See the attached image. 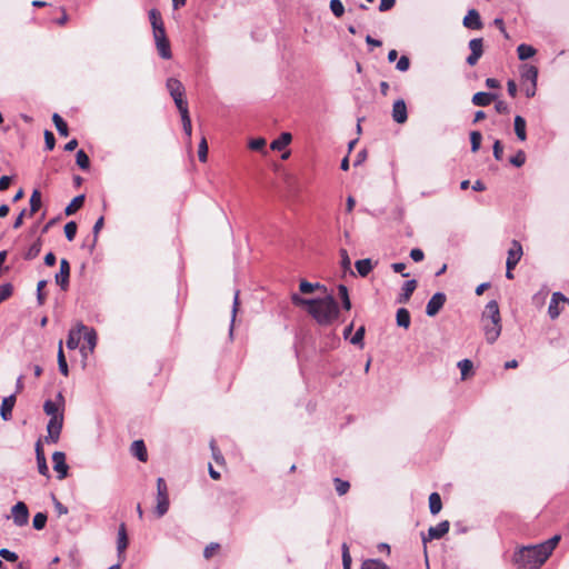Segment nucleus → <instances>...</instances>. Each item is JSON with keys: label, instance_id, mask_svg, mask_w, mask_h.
<instances>
[{"label": "nucleus", "instance_id": "1", "mask_svg": "<svg viewBox=\"0 0 569 569\" xmlns=\"http://www.w3.org/2000/svg\"><path fill=\"white\" fill-rule=\"evenodd\" d=\"M561 537L555 535L550 539L535 546H523L515 551L512 562L518 569H538L551 556Z\"/></svg>", "mask_w": 569, "mask_h": 569}, {"label": "nucleus", "instance_id": "2", "mask_svg": "<svg viewBox=\"0 0 569 569\" xmlns=\"http://www.w3.org/2000/svg\"><path fill=\"white\" fill-rule=\"evenodd\" d=\"M312 300L316 302L310 305L308 312L320 326H329L338 319L340 309L332 295Z\"/></svg>", "mask_w": 569, "mask_h": 569}, {"label": "nucleus", "instance_id": "3", "mask_svg": "<svg viewBox=\"0 0 569 569\" xmlns=\"http://www.w3.org/2000/svg\"><path fill=\"white\" fill-rule=\"evenodd\" d=\"M167 89L173 99L179 112L189 111L188 110V103L184 100V87L181 81H179L176 78H169L167 80Z\"/></svg>", "mask_w": 569, "mask_h": 569}, {"label": "nucleus", "instance_id": "4", "mask_svg": "<svg viewBox=\"0 0 569 569\" xmlns=\"http://www.w3.org/2000/svg\"><path fill=\"white\" fill-rule=\"evenodd\" d=\"M170 501H169V492L168 486L163 478L157 479V506L154 508V513L158 518L163 517L169 510Z\"/></svg>", "mask_w": 569, "mask_h": 569}, {"label": "nucleus", "instance_id": "5", "mask_svg": "<svg viewBox=\"0 0 569 569\" xmlns=\"http://www.w3.org/2000/svg\"><path fill=\"white\" fill-rule=\"evenodd\" d=\"M43 410L46 415L50 417L47 427H62L63 415L60 412L58 403L52 400H47L43 405Z\"/></svg>", "mask_w": 569, "mask_h": 569}, {"label": "nucleus", "instance_id": "6", "mask_svg": "<svg viewBox=\"0 0 569 569\" xmlns=\"http://www.w3.org/2000/svg\"><path fill=\"white\" fill-rule=\"evenodd\" d=\"M153 39H154L159 56L166 60L170 59L172 57V53H171V49H170V42L166 34V30L154 32Z\"/></svg>", "mask_w": 569, "mask_h": 569}, {"label": "nucleus", "instance_id": "7", "mask_svg": "<svg viewBox=\"0 0 569 569\" xmlns=\"http://www.w3.org/2000/svg\"><path fill=\"white\" fill-rule=\"evenodd\" d=\"M11 515L14 525H17L18 527L26 526L29 521V510L27 505L22 501L17 502L12 507Z\"/></svg>", "mask_w": 569, "mask_h": 569}, {"label": "nucleus", "instance_id": "8", "mask_svg": "<svg viewBox=\"0 0 569 569\" xmlns=\"http://www.w3.org/2000/svg\"><path fill=\"white\" fill-rule=\"evenodd\" d=\"M70 279V263L67 259L60 260V270L54 276L56 283L66 291L69 287Z\"/></svg>", "mask_w": 569, "mask_h": 569}, {"label": "nucleus", "instance_id": "9", "mask_svg": "<svg viewBox=\"0 0 569 569\" xmlns=\"http://www.w3.org/2000/svg\"><path fill=\"white\" fill-rule=\"evenodd\" d=\"M469 49L471 53L467 57V63L475 66L483 53V41L481 38H475L469 41Z\"/></svg>", "mask_w": 569, "mask_h": 569}, {"label": "nucleus", "instance_id": "10", "mask_svg": "<svg viewBox=\"0 0 569 569\" xmlns=\"http://www.w3.org/2000/svg\"><path fill=\"white\" fill-rule=\"evenodd\" d=\"M449 528L450 523L448 520H443L437 526L430 527L428 536L422 535V542L426 545L428 541L442 538L449 531Z\"/></svg>", "mask_w": 569, "mask_h": 569}, {"label": "nucleus", "instance_id": "11", "mask_svg": "<svg viewBox=\"0 0 569 569\" xmlns=\"http://www.w3.org/2000/svg\"><path fill=\"white\" fill-rule=\"evenodd\" d=\"M446 295L443 292L435 293L427 303L426 313L429 317H435L443 307L446 302Z\"/></svg>", "mask_w": 569, "mask_h": 569}, {"label": "nucleus", "instance_id": "12", "mask_svg": "<svg viewBox=\"0 0 569 569\" xmlns=\"http://www.w3.org/2000/svg\"><path fill=\"white\" fill-rule=\"evenodd\" d=\"M522 256V247L517 240L512 241L511 248L508 250V257L506 261L507 269H515Z\"/></svg>", "mask_w": 569, "mask_h": 569}, {"label": "nucleus", "instance_id": "13", "mask_svg": "<svg viewBox=\"0 0 569 569\" xmlns=\"http://www.w3.org/2000/svg\"><path fill=\"white\" fill-rule=\"evenodd\" d=\"M483 323V331L488 343H493L501 333V321H487Z\"/></svg>", "mask_w": 569, "mask_h": 569}, {"label": "nucleus", "instance_id": "14", "mask_svg": "<svg viewBox=\"0 0 569 569\" xmlns=\"http://www.w3.org/2000/svg\"><path fill=\"white\" fill-rule=\"evenodd\" d=\"M501 321L499 306L496 300L489 301L482 312V322Z\"/></svg>", "mask_w": 569, "mask_h": 569}, {"label": "nucleus", "instance_id": "15", "mask_svg": "<svg viewBox=\"0 0 569 569\" xmlns=\"http://www.w3.org/2000/svg\"><path fill=\"white\" fill-rule=\"evenodd\" d=\"M53 469L59 473L58 478L61 480L67 477L68 465L66 463V456L61 451H56L52 455Z\"/></svg>", "mask_w": 569, "mask_h": 569}, {"label": "nucleus", "instance_id": "16", "mask_svg": "<svg viewBox=\"0 0 569 569\" xmlns=\"http://www.w3.org/2000/svg\"><path fill=\"white\" fill-rule=\"evenodd\" d=\"M565 300H567V297L563 293L559 291L552 293L548 307V315L552 320L557 319L560 316L561 310L559 308V303H561Z\"/></svg>", "mask_w": 569, "mask_h": 569}, {"label": "nucleus", "instance_id": "17", "mask_svg": "<svg viewBox=\"0 0 569 569\" xmlns=\"http://www.w3.org/2000/svg\"><path fill=\"white\" fill-rule=\"evenodd\" d=\"M392 119L397 123H405L408 119L407 107L402 99L397 100L392 106Z\"/></svg>", "mask_w": 569, "mask_h": 569}, {"label": "nucleus", "instance_id": "18", "mask_svg": "<svg viewBox=\"0 0 569 569\" xmlns=\"http://www.w3.org/2000/svg\"><path fill=\"white\" fill-rule=\"evenodd\" d=\"M463 26L472 30H480L482 28L483 24L480 14L476 9L468 11L467 16L463 18Z\"/></svg>", "mask_w": 569, "mask_h": 569}, {"label": "nucleus", "instance_id": "19", "mask_svg": "<svg viewBox=\"0 0 569 569\" xmlns=\"http://www.w3.org/2000/svg\"><path fill=\"white\" fill-rule=\"evenodd\" d=\"M36 457L39 472L42 476H48L49 468L47 466L46 456L42 448V439H39L36 443Z\"/></svg>", "mask_w": 569, "mask_h": 569}, {"label": "nucleus", "instance_id": "20", "mask_svg": "<svg viewBox=\"0 0 569 569\" xmlns=\"http://www.w3.org/2000/svg\"><path fill=\"white\" fill-rule=\"evenodd\" d=\"M418 283L417 280L411 279L407 280L402 286V291L397 298L398 303H407L410 300L413 291L416 290Z\"/></svg>", "mask_w": 569, "mask_h": 569}, {"label": "nucleus", "instance_id": "21", "mask_svg": "<svg viewBox=\"0 0 569 569\" xmlns=\"http://www.w3.org/2000/svg\"><path fill=\"white\" fill-rule=\"evenodd\" d=\"M127 547H128L127 529H126V525L121 523L119 526L118 539H117V551H118V556L121 560L124 559L123 552L127 549Z\"/></svg>", "mask_w": 569, "mask_h": 569}, {"label": "nucleus", "instance_id": "22", "mask_svg": "<svg viewBox=\"0 0 569 569\" xmlns=\"http://www.w3.org/2000/svg\"><path fill=\"white\" fill-rule=\"evenodd\" d=\"M16 403V396L11 395L2 399L1 406H0V415L3 420H9L12 413V409Z\"/></svg>", "mask_w": 569, "mask_h": 569}, {"label": "nucleus", "instance_id": "23", "mask_svg": "<svg viewBox=\"0 0 569 569\" xmlns=\"http://www.w3.org/2000/svg\"><path fill=\"white\" fill-rule=\"evenodd\" d=\"M82 330H87V327L84 325L80 323L78 326L77 330H71L69 332L68 339H67V348L68 349L73 350L79 346Z\"/></svg>", "mask_w": 569, "mask_h": 569}, {"label": "nucleus", "instance_id": "24", "mask_svg": "<svg viewBox=\"0 0 569 569\" xmlns=\"http://www.w3.org/2000/svg\"><path fill=\"white\" fill-rule=\"evenodd\" d=\"M130 451L138 460L142 462L147 461L148 453L143 440H134L131 445Z\"/></svg>", "mask_w": 569, "mask_h": 569}, {"label": "nucleus", "instance_id": "25", "mask_svg": "<svg viewBox=\"0 0 569 569\" xmlns=\"http://www.w3.org/2000/svg\"><path fill=\"white\" fill-rule=\"evenodd\" d=\"M497 96L495 93L490 92H477L472 97V103L478 107H487L491 103L492 100H495Z\"/></svg>", "mask_w": 569, "mask_h": 569}, {"label": "nucleus", "instance_id": "26", "mask_svg": "<svg viewBox=\"0 0 569 569\" xmlns=\"http://www.w3.org/2000/svg\"><path fill=\"white\" fill-rule=\"evenodd\" d=\"M149 20H150V23L152 26V31L153 33L154 32H158V31H162L164 30V24H163V21H162V17H161V13L158 9H151L149 11Z\"/></svg>", "mask_w": 569, "mask_h": 569}, {"label": "nucleus", "instance_id": "27", "mask_svg": "<svg viewBox=\"0 0 569 569\" xmlns=\"http://www.w3.org/2000/svg\"><path fill=\"white\" fill-rule=\"evenodd\" d=\"M292 140V136L289 132H282L280 137L276 140H273L270 144V148L272 150L280 151L284 149Z\"/></svg>", "mask_w": 569, "mask_h": 569}, {"label": "nucleus", "instance_id": "28", "mask_svg": "<svg viewBox=\"0 0 569 569\" xmlns=\"http://www.w3.org/2000/svg\"><path fill=\"white\" fill-rule=\"evenodd\" d=\"M515 124V132L517 138L520 141H525L527 139V132H526V120L521 116H516L513 120Z\"/></svg>", "mask_w": 569, "mask_h": 569}, {"label": "nucleus", "instance_id": "29", "mask_svg": "<svg viewBox=\"0 0 569 569\" xmlns=\"http://www.w3.org/2000/svg\"><path fill=\"white\" fill-rule=\"evenodd\" d=\"M521 78L526 81H530L531 84L536 83L538 80V69L535 66H525L521 71Z\"/></svg>", "mask_w": 569, "mask_h": 569}, {"label": "nucleus", "instance_id": "30", "mask_svg": "<svg viewBox=\"0 0 569 569\" xmlns=\"http://www.w3.org/2000/svg\"><path fill=\"white\" fill-rule=\"evenodd\" d=\"M84 194H79L72 199V201L66 207L64 213L67 216H72L83 206Z\"/></svg>", "mask_w": 569, "mask_h": 569}, {"label": "nucleus", "instance_id": "31", "mask_svg": "<svg viewBox=\"0 0 569 569\" xmlns=\"http://www.w3.org/2000/svg\"><path fill=\"white\" fill-rule=\"evenodd\" d=\"M355 266L361 277H367L373 268L371 259L357 260Z\"/></svg>", "mask_w": 569, "mask_h": 569}, {"label": "nucleus", "instance_id": "32", "mask_svg": "<svg viewBox=\"0 0 569 569\" xmlns=\"http://www.w3.org/2000/svg\"><path fill=\"white\" fill-rule=\"evenodd\" d=\"M396 321L399 327L405 329L410 326V313L406 308H400L397 310Z\"/></svg>", "mask_w": 569, "mask_h": 569}, {"label": "nucleus", "instance_id": "33", "mask_svg": "<svg viewBox=\"0 0 569 569\" xmlns=\"http://www.w3.org/2000/svg\"><path fill=\"white\" fill-rule=\"evenodd\" d=\"M517 53L520 60H528L535 56L536 49L532 46L521 43L517 48Z\"/></svg>", "mask_w": 569, "mask_h": 569}, {"label": "nucleus", "instance_id": "34", "mask_svg": "<svg viewBox=\"0 0 569 569\" xmlns=\"http://www.w3.org/2000/svg\"><path fill=\"white\" fill-rule=\"evenodd\" d=\"M442 508V502L440 495L438 492H432L429 496V509L432 515H437L440 512Z\"/></svg>", "mask_w": 569, "mask_h": 569}, {"label": "nucleus", "instance_id": "35", "mask_svg": "<svg viewBox=\"0 0 569 569\" xmlns=\"http://www.w3.org/2000/svg\"><path fill=\"white\" fill-rule=\"evenodd\" d=\"M41 207V192L34 189L30 197V211L29 216H33Z\"/></svg>", "mask_w": 569, "mask_h": 569}, {"label": "nucleus", "instance_id": "36", "mask_svg": "<svg viewBox=\"0 0 569 569\" xmlns=\"http://www.w3.org/2000/svg\"><path fill=\"white\" fill-rule=\"evenodd\" d=\"M52 121L60 136L67 137L69 134L68 124L58 113H53Z\"/></svg>", "mask_w": 569, "mask_h": 569}, {"label": "nucleus", "instance_id": "37", "mask_svg": "<svg viewBox=\"0 0 569 569\" xmlns=\"http://www.w3.org/2000/svg\"><path fill=\"white\" fill-rule=\"evenodd\" d=\"M457 366L461 372V380H466L472 373L473 363L471 360H460Z\"/></svg>", "mask_w": 569, "mask_h": 569}, {"label": "nucleus", "instance_id": "38", "mask_svg": "<svg viewBox=\"0 0 569 569\" xmlns=\"http://www.w3.org/2000/svg\"><path fill=\"white\" fill-rule=\"evenodd\" d=\"M338 293H339V297H340L341 302H342V308L345 310H350L351 309V301H350V298H349L348 288L345 284H339L338 286Z\"/></svg>", "mask_w": 569, "mask_h": 569}, {"label": "nucleus", "instance_id": "39", "mask_svg": "<svg viewBox=\"0 0 569 569\" xmlns=\"http://www.w3.org/2000/svg\"><path fill=\"white\" fill-rule=\"evenodd\" d=\"M58 366H59L60 372L63 376H68L69 369H68V363H67V360H66V357H64V353H63V350H62V341L59 342Z\"/></svg>", "mask_w": 569, "mask_h": 569}, {"label": "nucleus", "instance_id": "40", "mask_svg": "<svg viewBox=\"0 0 569 569\" xmlns=\"http://www.w3.org/2000/svg\"><path fill=\"white\" fill-rule=\"evenodd\" d=\"M361 569H390L386 563L378 559H367L362 562Z\"/></svg>", "mask_w": 569, "mask_h": 569}, {"label": "nucleus", "instance_id": "41", "mask_svg": "<svg viewBox=\"0 0 569 569\" xmlns=\"http://www.w3.org/2000/svg\"><path fill=\"white\" fill-rule=\"evenodd\" d=\"M84 335L83 338L88 345L89 351L92 352L96 345H97V333L93 329L83 330Z\"/></svg>", "mask_w": 569, "mask_h": 569}, {"label": "nucleus", "instance_id": "42", "mask_svg": "<svg viewBox=\"0 0 569 569\" xmlns=\"http://www.w3.org/2000/svg\"><path fill=\"white\" fill-rule=\"evenodd\" d=\"M76 162L82 170H88L90 167V159L82 149L77 152Z\"/></svg>", "mask_w": 569, "mask_h": 569}, {"label": "nucleus", "instance_id": "43", "mask_svg": "<svg viewBox=\"0 0 569 569\" xmlns=\"http://www.w3.org/2000/svg\"><path fill=\"white\" fill-rule=\"evenodd\" d=\"M333 485L339 496L346 495L350 489V483L347 480H342L341 478H335Z\"/></svg>", "mask_w": 569, "mask_h": 569}, {"label": "nucleus", "instance_id": "44", "mask_svg": "<svg viewBox=\"0 0 569 569\" xmlns=\"http://www.w3.org/2000/svg\"><path fill=\"white\" fill-rule=\"evenodd\" d=\"M320 288H323V289H325V287H323V286H321L320 283H318V282H317V283H311V282H309V281H307V280H301V281H300V284H299V290H300V292H301V293H305V295H307V293H311V292H313L316 289H320Z\"/></svg>", "mask_w": 569, "mask_h": 569}, {"label": "nucleus", "instance_id": "45", "mask_svg": "<svg viewBox=\"0 0 569 569\" xmlns=\"http://www.w3.org/2000/svg\"><path fill=\"white\" fill-rule=\"evenodd\" d=\"M210 446V449H211V453H212V458L213 460L218 463V465H223L224 463V458L220 451V449L217 447V443H216V440L212 439L209 443Z\"/></svg>", "mask_w": 569, "mask_h": 569}, {"label": "nucleus", "instance_id": "46", "mask_svg": "<svg viewBox=\"0 0 569 569\" xmlns=\"http://www.w3.org/2000/svg\"><path fill=\"white\" fill-rule=\"evenodd\" d=\"M41 251V241L38 240L36 241L34 243H32L29 249L27 250L26 254H24V258L27 260H32L34 259L36 257H38V254L40 253Z\"/></svg>", "mask_w": 569, "mask_h": 569}, {"label": "nucleus", "instance_id": "47", "mask_svg": "<svg viewBox=\"0 0 569 569\" xmlns=\"http://www.w3.org/2000/svg\"><path fill=\"white\" fill-rule=\"evenodd\" d=\"M180 116H181L183 131L190 138L191 133H192V124H191L189 111L181 112Z\"/></svg>", "mask_w": 569, "mask_h": 569}, {"label": "nucleus", "instance_id": "48", "mask_svg": "<svg viewBox=\"0 0 569 569\" xmlns=\"http://www.w3.org/2000/svg\"><path fill=\"white\" fill-rule=\"evenodd\" d=\"M47 515L43 512H38L34 515L32 525L36 530H41L46 527L47 523Z\"/></svg>", "mask_w": 569, "mask_h": 569}, {"label": "nucleus", "instance_id": "49", "mask_svg": "<svg viewBox=\"0 0 569 569\" xmlns=\"http://www.w3.org/2000/svg\"><path fill=\"white\" fill-rule=\"evenodd\" d=\"M330 10L335 17H342L345 13V7L341 0H330Z\"/></svg>", "mask_w": 569, "mask_h": 569}, {"label": "nucleus", "instance_id": "50", "mask_svg": "<svg viewBox=\"0 0 569 569\" xmlns=\"http://www.w3.org/2000/svg\"><path fill=\"white\" fill-rule=\"evenodd\" d=\"M291 301L295 306L307 307V309L310 307L312 302H315L312 299L302 298L300 295L296 292L291 295Z\"/></svg>", "mask_w": 569, "mask_h": 569}, {"label": "nucleus", "instance_id": "51", "mask_svg": "<svg viewBox=\"0 0 569 569\" xmlns=\"http://www.w3.org/2000/svg\"><path fill=\"white\" fill-rule=\"evenodd\" d=\"M510 163L517 168H520L526 162V153L523 150H518L515 156L510 158Z\"/></svg>", "mask_w": 569, "mask_h": 569}, {"label": "nucleus", "instance_id": "52", "mask_svg": "<svg viewBox=\"0 0 569 569\" xmlns=\"http://www.w3.org/2000/svg\"><path fill=\"white\" fill-rule=\"evenodd\" d=\"M482 136L479 131H472L470 133L471 151L477 152L481 146Z\"/></svg>", "mask_w": 569, "mask_h": 569}, {"label": "nucleus", "instance_id": "53", "mask_svg": "<svg viewBox=\"0 0 569 569\" xmlns=\"http://www.w3.org/2000/svg\"><path fill=\"white\" fill-rule=\"evenodd\" d=\"M77 229H78V226L74 221H69L66 223L64 226V233H66V238L69 240V241H72L77 234Z\"/></svg>", "mask_w": 569, "mask_h": 569}, {"label": "nucleus", "instance_id": "54", "mask_svg": "<svg viewBox=\"0 0 569 569\" xmlns=\"http://www.w3.org/2000/svg\"><path fill=\"white\" fill-rule=\"evenodd\" d=\"M351 556L349 552V547L346 542L342 543V566L343 569H351Z\"/></svg>", "mask_w": 569, "mask_h": 569}, {"label": "nucleus", "instance_id": "55", "mask_svg": "<svg viewBox=\"0 0 569 569\" xmlns=\"http://www.w3.org/2000/svg\"><path fill=\"white\" fill-rule=\"evenodd\" d=\"M46 286L47 280H40L37 284V301L39 306H42L46 302V293L43 292V288Z\"/></svg>", "mask_w": 569, "mask_h": 569}, {"label": "nucleus", "instance_id": "56", "mask_svg": "<svg viewBox=\"0 0 569 569\" xmlns=\"http://www.w3.org/2000/svg\"><path fill=\"white\" fill-rule=\"evenodd\" d=\"M198 157L201 162H206L208 159V143L204 137L199 143Z\"/></svg>", "mask_w": 569, "mask_h": 569}, {"label": "nucleus", "instance_id": "57", "mask_svg": "<svg viewBox=\"0 0 569 569\" xmlns=\"http://www.w3.org/2000/svg\"><path fill=\"white\" fill-rule=\"evenodd\" d=\"M13 287L11 283H4L0 286V303L11 297Z\"/></svg>", "mask_w": 569, "mask_h": 569}, {"label": "nucleus", "instance_id": "58", "mask_svg": "<svg viewBox=\"0 0 569 569\" xmlns=\"http://www.w3.org/2000/svg\"><path fill=\"white\" fill-rule=\"evenodd\" d=\"M48 435L44 437L47 443H56L60 438L61 429H47Z\"/></svg>", "mask_w": 569, "mask_h": 569}, {"label": "nucleus", "instance_id": "59", "mask_svg": "<svg viewBox=\"0 0 569 569\" xmlns=\"http://www.w3.org/2000/svg\"><path fill=\"white\" fill-rule=\"evenodd\" d=\"M0 557L10 562H16L18 560V555L6 548L0 549Z\"/></svg>", "mask_w": 569, "mask_h": 569}, {"label": "nucleus", "instance_id": "60", "mask_svg": "<svg viewBox=\"0 0 569 569\" xmlns=\"http://www.w3.org/2000/svg\"><path fill=\"white\" fill-rule=\"evenodd\" d=\"M365 332H366V329H365L363 326H361L360 328L357 329L356 333L350 339V342L352 345H361L362 340H363V337H365Z\"/></svg>", "mask_w": 569, "mask_h": 569}, {"label": "nucleus", "instance_id": "61", "mask_svg": "<svg viewBox=\"0 0 569 569\" xmlns=\"http://www.w3.org/2000/svg\"><path fill=\"white\" fill-rule=\"evenodd\" d=\"M266 146V139L263 138H257V139H252L250 142H249V147L250 149L254 150V151H261L263 150Z\"/></svg>", "mask_w": 569, "mask_h": 569}, {"label": "nucleus", "instance_id": "62", "mask_svg": "<svg viewBox=\"0 0 569 569\" xmlns=\"http://www.w3.org/2000/svg\"><path fill=\"white\" fill-rule=\"evenodd\" d=\"M397 70L405 72L410 68V60L407 56L400 57L396 64Z\"/></svg>", "mask_w": 569, "mask_h": 569}, {"label": "nucleus", "instance_id": "63", "mask_svg": "<svg viewBox=\"0 0 569 569\" xmlns=\"http://www.w3.org/2000/svg\"><path fill=\"white\" fill-rule=\"evenodd\" d=\"M44 143L48 150H52L56 146V138L53 133L49 130L44 131Z\"/></svg>", "mask_w": 569, "mask_h": 569}, {"label": "nucleus", "instance_id": "64", "mask_svg": "<svg viewBox=\"0 0 569 569\" xmlns=\"http://www.w3.org/2000/svg\"><path fill=\"white\" fill-rule=\"evenodd\" d=\"M492 150H493L495 159L500 161L502 159V154H503V148H502V143L500 140H496L493 142Z\"/></svg>", "mask_w": 569, "mask_h": 569}]
</instances>
